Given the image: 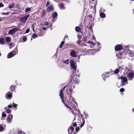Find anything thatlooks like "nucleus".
I'll return each instance as SVG.
<instances>
[{
	"label": "nucleus",
	"mask_w": 134,
	"mask_h": 134,
	"mask_svg": "<svg viewBox=\"0 0 134 134\" xmlns=\"http://www.w3.org/2000/svg\"><path fill=\"white\" fill-rule=\"evenodd\" d=\"M133 54L130 50V49L127 48L124 50L123 52H119L118 54H117L116 55L119 59H121L123 58H127L128 59L132 60L133 59Z\"/></svg>",
	"instance_id": "f257e3e1"
},
{
	"label": "nucleus",
	"mask_w": 134,
	"mask_h": 134,
	"mask_svg": "<svg viewBox=\"0 0 134 134\" xmlns=\"http://www.w3.org/2000/svg\"><path fill=\"white\" fill-rule=\"evenodd\" d=\"M120 79L121 80V83L120 85L121 87H122L128 83L127 82V79L126 77L122 76L120 77Z\"/></svg>",
	"instance_id": "f03ea898"
},
{
	"label": "nucleus",
	"mask_w": 134,
	"mask_h": 134,
	"mask_svg": "<svg viewBox=\"0 0 134 134\" xmlns=\"http://www.w3.org/2000/svg\"><path fill=\"white\" fill-rule=\"evenodd\" d=\"M19 29L18 28H13L10 30L8 32V33L10 35L14 34L18 31H19Z\"/></svg>",
	"instance_id": "7ed1b4c3"
},
{
	"label": "nucleus",
	"mask_w": 134,
	"mask_h": 134,
	"mask_svg": "<svg viewBox=\"0 0 134 134\" xmlns=\"http://www.w3.org/2000/svg\"><path fill=\"white\" fill-rule=\"evenodd\" d=\"M70 66L72 68L74 71H76V67L75 65L74 60H71L70 62Z\"/></svg>",
	"instance_id": "20e7f679"
},
{
	"label": "nucleus",
	"mask_w": 134,
	"mask_h": 134,
	"mask_svg": "<svg viewBox=\"0 0 134 134\" xmlns=\"http://www.w3.org/2000/svg\"><path fill=\"white\" fill-rule=\"evenodd\" d=\"M29 16V14H28L21 18L20 20V21L23 23H24L27 20Z\"/></svg>",
	"instance_id": "39448f33"
},
{
	"label": "nucleus",
	"mask_w": 134,
	"mask_h": 134,
	"mask_svg": "<svg viewBox=\"0 0 134 134\" xmlns=\"http://www.w3.org/2000/svg\"><path fill=\"white\" fill-rule=\"evenodd\" d=\"M59 96L60 97V98L62 100V102H63L65 106L68 108L69 107V106L67 105L66 104H65L64 102V95L63 93V90H61L60 91V93Z\"/></svg>",
	"instance_id": "423d86ee"
},
{
	"label": "nucleus",
	"mask_w": 134,
	"mask_h": 134,
	"mask_svg": "<svg viewBox=\"0 0 134 134\" xmlns=\"http://www.w3.org/2000/svg\"><path fill=\"white\" fill-rule=\"evenodd\" d=\"M74 129L72 126H70L68 129V132L69 134H75L76 132L73 133Z\"/></svg>",
	"instance_id": "0eeeda50"
},
{
	"label": "nucleus",
	"mask_w": 134,
	"mask_h": 134,
	"mask_svg": "<svg viewBox=\"0 0 134 134\" xmlns=\"http://www.w3.org/2000/svg\"><path fill=\"white\" fill-rule=\"evenodd\" d=\"M72 84H71V85H70V83H68L67 84V86H65L64 87H63V89L62 90H63H63L64 88H65L66 87H68V88H69V87H70V88H69V90L70 91V93H72V89L71 88V86H72Z\"/></svg>",
	"instance_id": "6e6552de"
},
{
	"label": "nucleus",
	"mask_w": 134,
	"mask_h": 134,
	"mask_svg": "<svg viewBox=\"0 0 134 134\" xmlns=\"http://www.w3.org/2000/svg\"><path fill=\"white\" fill-rule=\"evenodd\" d=\"M123 48V47L120 44H118L115 47V50L116 51L122 50Z\"/></svg>",
	"instance_id": "1a4fd4ad"
},
{
	"label": "nucleus",
	"mask_w": 134,
	"mask_h": 134,
	"mask_svg": "<svg viewBox=\"0 0 134 134\" xmlns=\"http://www.w3.org/2000/svg\"><path fill=\"white\" fill-rule=\"evenodd\" d=\"M109 72H104L102 74V77H103L104 80H105V78L109 77Z\"/></svg>",
	"instance_id": "9d476101"
},
{
	"label": "nucleus",
	"mask_w": 134,
	"mask_h": 134,
	"mask_svg": "<svg viewBox=\"0 0 134 134\" xmlns=\"http://www.w3.org/2000/svg\"><path fill=\"white\" fill-rule=\"evenodd\" d=\"M13 118V115L12 114H10L8 115L7 120L8 123H11V122Z\"/></svg>",
	"instance_id": "9b49d317"
},
{
	"label": "nucleus",
	"mask_w": 134,
	"mask_h": 134,
	"mask_svg": "<svg viewBox=\"0 0 134 134\" xmlns=\"http://www.w3.org/2000/svg\"><path fill=\"white\" fill-rule=\"evenodd\" d=\"M134 73L132 72H130L128 75L127 77L130 80H132L134 78Z\"/></svg>",
	"instance_id": "f8f14e48"
},
{
	"label": "nucleus",
	"mask_w": 134,
	"mask_h": 134,
	"mask_svg": "<svg viewBox=\"0 0 134 134\" xmlns=\"http://www.w3.org/2000/svg\"><path fill=\"white\" fill-rule=\"evenodd\" d=\"M76 52L74 50L71 51L70 52V55L72 57H77V55L76 53Z\"/></svg>",
	"instance_id": "ddd939ff"
},
{
	"label": "nucleus",
	"mask_w": 134,
	"mask_h": 134,
	"mask_svg": "<svg viewBox=\"0 0 134 134\" xmlns=\"http://www.w3.org/2000/svg\"><path fill=\"white\" fill-rule=\"evenodd\" d=\"M11 93L9 92L7 93L5 95L6 98L8 99H10L12 97V94Z\"/></svg>",
	"instance_id": "4468645a"
},
{
	"label": "nucleus",
	"mask_w": 134,
	"mask_h": 134,
	"mask_svg": "<svg viewBox=\"0 0 134 134\" xmlns=\"http://www.w3.org/2000/svg\"><path fill=\"white\" fill-rule=\"evenodd\" d=\"M68 100L69 101V102L70 103H73V102L75 103V101L74 100V98H73V97L71 96H70L69 97V99H68Z\"/></svg>",
	"instance_id": "2eb2a0df"
},
{
	"label": "nucleus",
	"mask_w": 134,
	"mask_h": 134,
	"mask_svg": "<svg viewBox=\"0 0 134 134\" xmlns=\"http://www.w3.org/2000/svg\"><path fill=\"white\" fill-rule=\"evenodd\" d=\"M53 10V7L52 5H50L47 8V10L48 12Z\"/></svg>",
	"instance_id": "dca6fc26"
},
{
	"label": "nucleus",
	"mask_w": 134,
	"mask_h": 134,
	"mask_svg": "<svg viewBox=\"0 0 134 134\" xmlns=\"http://www.w3.org/2000/svg\"><path fill=\"white\" fill-rule=\"evenodd\" d=\"M14 55L13 53L12 52H10L7 55V58H10L14 56Z\"/></svg>",
	"instance_id": "f3484780"
},
{
	"label": "nucleus",
	"mask_w": 134,
	"mask_h": 134,
	"mask_svg": "<svg viewBox=\"0 0 134 134\" xmlns=\"http://www.w3.org/2000/svg\"><path fill=\"white\" fill-rule=\"evenodd\" d=\"M58 14L56 12H55L52 14V18L53 19H55V18L57 17Z\"/></svg>",
	"instance_id": "a211bd4d"
},
{
	"label": "nucleus",
	"mask_w": 134,
	"mask_h": 134,
	"mask_svg": "<svg viewBox=\"0 0 134 134\" xmlns=\"http://www.w3.org/2000/svg\"><path fill=\"white\" fill-rule=\"evenodd\" d=\"M5 40L3 38H0V44H5Z\"/></svg>",
	"instance_id": "6ab92c4d"
},
{
	"label": "nucleus",
	"mask_w": 134,
	"mask_h": 134,
	"mask_svg": "<svg viewBox=\"0 0 134 134\" xmlns=\"http://www.w3.org/2000/svg\"><path fill=\"white\" fill-rule=\"evenodd\" d=\"M59 8L61 9H65V7L64 6L63 4L62 3H60L59 4Z\"/></svg>",
	"instance_id": "aec40b11"
},
{
	"label": "nucleus",
	"mask_w": 134,
	"mask_h": 134,
	"mask_svg": "<svg viewBox=\"0 0 134 134\" xmlns=\"http://www.w3.org/2000/svg\"><path fill=\"white\" fill-rule=\"evenodd\" d=\"M12 53H13L14 55H15L16 54L18 53V50L17 49H15L14 50L11 52Z\"/></svg>",
	"instance_id": "412c9836"
},
{
	"label": "nucleus",
	"mask_w": 134,
	"mask_h": 134,
	"mask_svg": "<svg viewBox=\"0 0 134 134\" xmlns=\"http://www.w3.org/2000/svg\"><path fill=\"white\" fill-rule=\"evenodd\" d=\"M100 17L103 18L105 17V15L104 13L102 12L100 13Z\"/></svg>",
	"instance_id": "4be33fe9"
},
{
	"label": "nucleus",
	"mask_w": 134,
	"mask_h": 134,
	"mask_svg": "<svg viewBox=\"0 0 134 134\" xmlns=\"http://www.w3.org/2000/svg\"><path fill=\"white\" fill-rule=\"evenodd\" d=\"M46 14V11L45 10L42 11L41 15V16L42 18Z\"/></svg>",
	"instance_id": "5701e85b"
},
{
	"label": "nucleus",
	"mask_w": 134,
	"mask_h": 134,
	"mask_svg": "<svg viewBox=\"0 0 134 134\" xmlns=\"http://www.w3.org/2000/svg\"><path fill=\"white\" fill-rule=\"evenodd\" d=\"M75 30L76 31L79 32L81 31V28L78 26H76L75 28Z\"/></svg>",
	"instance_id": "b1692460"
},
{
	"label": "nucleus",
	"mask_w": 134,
	"mask_h": 134,
	"mask_svg": "<svg viewBox=\"0 0 134 134\" xmlns=\"http://www.w3.org/2000/svg\"><path fill=\"white\" fill-rule=\"evenodd\" d=\"M14 3H12L9 5V8L10 9H12L14 8Z\"/></svg>",
	"instance_id": "393cba45"
},
{
	"label": "nucleus",
	"mask_w": 134,
	"mask_h": 134,
	"mask_svg": "<svg viewBox=\"0 0 134 134\" xmlns=\"http://www.w3.org/2000/svg\"><path fill=\"white\" fill-rule=\"evenodd\" d=\"M118 69H119L120 71H121L123 69H124L123 66L122 65H121L119 66Z\"/></svg>",
	"instance_id": "a878e982"
},
{
	"label": "nucleus",
	"mask_w": 134,
	"mask_h": 134,
	"mask_svg": "<svg viewBox=\"0 0 134 134\" xmlns=\"http://www.w3.org/2000/svg\"><path fill=\"white\" fill-rule=\"evenodd\" d=\"M119 69H116L114 72V73L115 74H117L119 73Z\"/></svg>",
	"instance_id": "bb28decb"
},
{
	"label": "nucleus",
	"mask_w": 134,
	"mask_h": 134,
	"mask_svg": "<svg viewBox=\"0 0 134 134\" xmlns=\"http://www.w3.org/2000/svg\"><path fill=\"white\" fill-rule=\"evenodd\" d=\"M4 128L2 125L0 124V132H2L4 131Z\"/></svg>",
	"instance_id": "cd10ccee"
},
{
	"label": "nucleus",
	"mask_w": 134,
	"mask_h": 134,
	"mask_svg": "<svg viewBox=\"0 0 134 134\" xmlns=\"http://www.w3.org/2000/svg\"><path fill=\"white\" fill-rule=\"evenodd\" d=\"M31 10V9L30 8L27 7L26 8L25 10V12L26 13L27 12L30 11Z\"/></svg>",
	"instance_id": "c85d7f7f"
},
{
	"label": "nucleus",
	"mask_w": 134,
	"mask_h": 134,
	"mask_svg": "<svg viewBox=\"0 0 134 134\" xmlns=\"http://www.w3.org/2000/svg\"><path fill=\"white\" fill-rule=\"evenodd\" d=\"M11 40V38L9 37H7L6 38V41L7 42H9Z\"/></svg>",
	"instance_id": "c756f323"
},
{
	"label": "nucleus",
	"mask_w": 134,
	"mask_h": 134,
	"mask_svg": "<svg viewBox=\"0 0 134 134\" xmlns=\"http://www.w3.org/2000/svg\"><path fill=\"white\" fill-rule=\"evenodd\" d=\"M15 86L13 85H12L10 87V89L12 91H13L15 89Z\"/></svg>",
	"instance_id": "7c9ffc66"
},
{
	"label": "nucleus",
	"mask_w": 134,
	"mask_h": 134,
	"mask_svg": "<svg viewBox=\"0 0 134 134\" xmlns=\"http://www.w3.org/2000/svg\"><path fill=\"white\" fill-rule=\"evenodd\" d=\"M32 37L33 38H35L37 37L38 36H37V35L36 34H34L32 35Z\"/></svg>",
	"instance_id": "2f4dec72"
},
{
	"label": "nucleus",
	"mask_w": 134,
	"mask_h": 134,
	"mask_svg": "<svg viewBox=\"0 0 134 134\" xmlns=\"http://www.w3.org/2000/svg\"><path fill=\"white\" fill-rule=\"evenodd\" d=\"M6 112L8 114L10 113L11 112V111L10 109H8L6 110Z\"/></svg>",
	"instance_id": "473e14b6"
},
{
	"label": "nucleus",
	"mask_w": 134,
	"mask_h": 134,
	"mask_svg": "<svg viewBox=\"0 0 134 134\" xmlns=\"http://www.w3.org/2000/svg\"><path fill=\"white\" fill-rule=\"evenodd\" d=\"M6 116V114L5 113H4L3 112H2V117H5Z\"/></svg>",
	"instance_id": "72a5a7b5"
},
{
	"label": "nucleus",
	"mask_w": 134,
	"mask_h": 134,
	"mask_svg": "<svg viewBox=\"0 0 134 134\" xmlns=\"http://www.w3.org/2000/svg\"><path fill=\"white\" fill-rule=\"evenodd\" d=\"M69 59H67L66 60H64L63 61V63L66 64H68L69 63Z\"/></svg>",
	"instance_id": "f704fd0d"
},
{
	"label": "nucleus",
	"mask_w": 134,
	"mask_h": 134,
	"mask_svg": "<svg viewBox=\"0 0 134 134\" xmlns=\"http://www.w3.org/2000/svg\"><path fill=\"white\" fill-rule=\"evenodd\" d=\"M74 75H71V81H72V80H74Z\"/></svg>",
	"instance_id": "c9c22d12"
},
{
	"label": "nucleus",
	"mask_w": 134,
	"mask_h": 134,
	"mask_svg": "<svg viewBox=\"0 0 134 134\" xmlns=\"http://www.w3.org/2000/svg\"><path fill=\"white\" fill-rule=\"evenodd\" d=\"M81 39H79L77 42V43L79 45L81 44Z\"/></svg>",
	"instance_id": "e433bc0d"
},
{
	"label": "nucleus",
	"mask_w": 134,
	"mask_h": 134,
	"mask_svg": "<svg viewBox=\"0 0 134 134\" xmlns=\"http://www.w3.org/2000/svg\"><path fill=\"white\" fill-rule=\"evenodd\" d=\"M10 13L9 12H8L6 13L3 12L2 13V14L3 15H8Z\"/></svg>",
	"instance_id": "4c0bfd02"
},
{
	"label": "nucleus",
	"mask_w": 134,
	"mask_h": 134,
	"mask_svg": "<svg viewBox=\"0 0 134 134\" xmlns=\"http://www.w3.org/2000/svg\"><path fill=\"white\" fill-rule=\"evenodd\" d=\"M13 106L14 108H16L17 107V105L13 103Z\"/></svg>",
	"instance_id": "58836bf2"
},
{
	"label": "nucleus",
	"mask_w": 134,
	"mask_h": 134,
	"mask_svg": "<svg viewBox=\"0 0 134 134\" xmlns=\"http://www.w3.org/2000/svg\"><path fill=\"white\" fill-rule=\"evenodd\" d=\"M109 72V73L110 72L111 74H114V71L112 70L111 69L110 70V71Z\"/></svg>",
	"instance_id": "ea45409f"
},
{
	"label": "nucleus",
	"mask_w": 134,
	"mask_h": 134,
	"mask_svg": "<svg viewBox=\"0 0 134 134\" xmlns=\"http://www.w3.org/2000/svg\"><path fill=\"white\" fill-rule=\"evenodd\" d=\"M74 82L76 83H77L79 82L78 80L76 79V77L75 78V80H74Z\"/></svg>",
	"instance_id": "a19ab883"
},
{
	"label": "nucleus",
	"mask_w": 134,
	"mask_h": 134,
	"mask_svg": "<svg viewBox=\"0 0 134 134\" xmlns=\"http://www.w3.org/2000/svg\"><path fill=\"white\" fill-rule=\"evenodd\" d=\"M23 40H24V42H25L27 40V38L26 37H24L23 38Z\"/></svg>",
	"instance_id": "79ce46f5"
},
{
	"label": "nucleus",
	"mask_w": 134,
	"mask_h": 134,
	"mask_svg": "<svg viewBox=\"0 0 134 134\" xmlns=\"http://www.w3.org/2000/svg\"><path fill=\"white\" fill-rule=\"evenodd\" d=\"M77 37L78 38H79V39H81L82 38V36L81 35L79 34H78L77 35Z\"/></svg>",
	"instance_id": "37998d69"
},
{
	"label": "nucleus",
	"mask_w": 134,
	"mask_h": 134,
	"mask_svg": "<svg viewBox=\"0 0 134 134\" xmlns=\"http://www.w3.org/2000/svg\"><path fill=\"white\" fill-rule=\"evenodd\" d=\"M79 128L78 127H76V129H75V131H76V133L77 132L79 131Z\"/></svg>",
	"instance_id": "c03bdc74"
},
{
	"label": "nucleus",
	"mask_w": 134,
	"mask_h": 134,
	"mask_svg": "<svg viewBox=\"0 0 134 134\" xmlns=\"http://www.w3.org/2000/svg\"><path fill=\"white\" fill-rule=\"evenodd\" d=\"M85 120H84L83 121V122L82 124L80 126L81 128L82 127V126H83V125H84V124H85Z\"/></svg>",
	"instance_id": "a18cd8bd"
},
{
	"label": "nucleus",
	"mask_w": 134,
	"mask_h": 134,
	"mask_svg": "<svg viewBox=\"0 0 134 134\" xmlns=\"http://www.w3.org/2000/svg\"><path fill=\"white\" fill-rule=\"evenodd\" d=\"M124 91V89L123 88H121L120 90V91L121 92H123Z\"/></svg>",
	"instance_id": "49530a36"
},
{
	"label": "nucleus",
	"mask_w": 134,
	"mask_h": 134,
	"mask_svg": "<svg viewBox=\"0 0 134 134\" xmlns=\"http://www.w3.org/2000/svg\"><path fill=\"white\" fill-rule=\"evenodd\" d=\"M4 5L2 3H0V8L3 7Z\"/></svg>",
	"instance_id": "de8ad7c7"
},
{
	"label": "nucleus",
	"mask_w": 134,
	"mask_h": 134,
	"mask_svg": "<svg viewBox=\"0 0 134 134\" xmlns=\"http://www.w3.org/2000/svg\"><path fill=\"white\" fill-rule=\"evenodd\" d=\"M87 43H88V44H93V42H91V41H88L87 42Z\"/></svg>",
	"instance_id": "09e8293b"
},
{
	"label": "nucleus",
	"mask_w": 134,
	"mask_h": 134,
	"mask_svg": "<svg viewBox=\"0 0 134 134\" xmlns=\"http://www.w3.org/2000/svg\"><path fill=\"white\" fill-rule=\"evenodd\" d=\"M50 4V2L49 1H47L46 3V6L47 7Z\"/></svg>",
	"instance_id": "8fccbe9b"
},
{
	"label": "nucleus",
	"mask_w": 134,
	"mask_h": 134,
	"mask_svg": "<svg viewBox=\"0 0 134 134\" xmlns=\"http://www.w3.org/2000/svg\"><path fill=\"white\" fill-rule=\"evenodd\" d=\"M13 44H13V43H10V44H9V45H10V46H12L11 47H9V48H10V49L11 48H12V47H13Z\"/></svg>",
	"instance_id": "3c124183"
},
{
	"label": "nucleus",
	"mask_w": 134,
	"mask_h": 134,
	"mask_svg": "<svg viewBox=\"0 0 134 134\" xmlns=\"http://www.w3.org/2000/svg\"><path fill=\"white\" fill-rule=\"evenodd\" d=\"M22 133V132L20 130L18 132V134H21Z\"/></svg>",
	"instance_id": "603ef678"
},
{
	"label": "nucleus",
	"mask_w": 134,
	"mask_h": 134,
	"mask_svg": "<svg viewBox=\"0 0 134 134\" xmlns=\"http://www.w3.org/2000/svg\"><path fill=\"white\" fill-rule=\"evenodd\" d=\"M30 31V29H28L26 30V33H28Z\"/></svg>",
	"instance_id": "864d4df0"
},
{
	"label": "nucleus",
	"mask_w": 134,
	"mask_h": 134,
	"mask_svg": "<svg viewBox=\"0 0 134 134\" xmlns=\"http://www.w3.org/2000/svg\"><path fill=\"white\" fill-rule=\"evenodd\" d=\"M49 24V23L47 22H45L44 23V25L45 26Z\"/></svg>",
	"instance_id": "5fc2aeb1"
},
{
	"label": "nucleus",
	"mask_w": 134,
	"mask_h": 134,
	"mask_svg": "<svg viewBox=\"0 0 134 134\" xmlns=\"http://www.w3.org/2000/svg\"><path fill=\"white\" fill-rule=\"evenodd\" d=\"M77 124L76 122L74 123L73 124V126L74 127H76L77 126Z\"/></svg>",
	"instance_id": "6e6d98bb"
},
{
	"label": "nucleus",
	"mask_w": 134,
	"mask_h": 134,
	"mask_svg": "<svg viewBox=\"0 0 134 134\" xmlns=\"http://www.w3.org/2000/svg\"><path fill=\"white\" fill-rule=\"evenodd\" d=\"M8 107L10 108H11L12 107V105H9L8 106Z\"/></svg>",
	"instance_id": "4d7b16f0"
},
{
	"label": "nucleus",
	"mask_w": 134,
	"mask_h": 134,
	"mask_svg": "<svg viewBox=\"0 0 134 134\" xmlns=\"http://www.w3.org/2000/svg\"><path fill=\"white\" fill-rule=\"evenodd\" d=\"M65 42L63 41H62L61 42V44L63 45L64 44Z\"/></svg>",
	"instance_id": "13d9d810"
},
{
	"label": "nucleus",
	"mask_w": 134,
	"mask_h": 134,
	"mask_svg": "<svg viewBox=\"0 0 134 134\" xmlns=\"http://www.w3.org/2000/svg\"><path fill=\"white\" fill-rule=\"evenodd\" d=\"M70 110H72V108L70 107H69L68 108Z\"/></svg>",
	"instance_id": "bf43d9fd"
},
{
	"label": "nucleus",
	"mask_w": 134,
	"mask_h": 134,
	"mask_svg": "<svg viewBox=\"0 0 134 134\" xmlns=\"http://www.w3.org/2000/svg\"><path fill=\"white\" fill-rule=\"evenodd\" d=\"M63 45H61L60 44V46H59V47L60 48H62V47H63Z\"/></svg>",
	"instance_id": "052dcab7"
},
{
	"label": "nucleus",
	"mask_w": 134,
	"mask_h": 134,
	"mask_svg": "<svg viewBox=\"0 0 134 134\" xmlns=\"http://www.w3.org/2000/svg\"><path fill=\"white\" fill-rule=\"evenodd\" d=\"M131 52H132L133 53H134L133 54V59H134V50H133V52H132V51H131Z\"/></svg>",
	"instance_id": "680f3d73"
},
{
	"label": "nucleus",
	"mask_w": 134,
	"mask_h": 134,
	"mask_svg": "<svg viewBox=\"0 0 134 134\" xmlns=\"http://www.w3.org/2000/svg\"><path fill=\"white\" fill-rule=\"evenodd\" d=\"M43 30H46V29L44 27H43Z\"/></svg>",
	"instance_id": "e2e57ef3"
},
{
	"label": "nucleus",
	"mask_w": 134,
	"mask_h": 134,
	"mask_svg": "<svg viewBox=\"0 0 134 134\" xmlns=\"http://www.w3.org/2000/svg\"><path fill=\"white\" fill-rule=\"evenodd\" d=\"M84 41L85 42H86L87 41V39L86 38H85Z\"/></svg>",
	"instance_id": "0e129e2a"
},
{
	"label": "nucleus",
	"mask_w": 134,
	"mask_h": 134,
	"mask_svg": "<svg viewBox=\"0 0 134 134\" xmlns=\"http://www.w3.org/2000/svg\"><path fill=\"white\" fill-rule=\"evenodd\" d=\"M89 16V17H90V18H92V15H90Z\"/></svg>",
	"instance_id": "69168bd1"
},
{
	"label": "nucleus",
	"mask_w": 134,
	"mask_h": 134,
	"mask_svg": "<svg viewBox=\"0 0 134 134\" xmlns=\"http://www.w3.org/2000/svg\"><path fill=\"white\" fill-rule=\"evenodd\" d=\"M7 107H5V110H6V109H7Z\"/></svg>",
	"instance_id": "338daca9"
},
{
	"label": "nucleus",
	"mask_w": 134,
	"mask_h": 134,
	"mask_svg": "<svg viewBox=\"0 0 134 134\" xmlns=\"http://www.w3.org/2000/svg\"><path fill=\"white\" fill-rule=\"evenodd\" d=\"M132 111H133L134 112V108L133 109Z\"/></svg>",
	"instance_id": "774afa93"
}]
</instances>
